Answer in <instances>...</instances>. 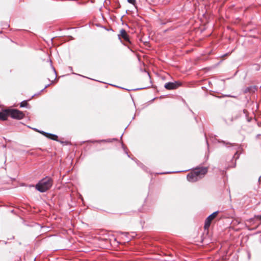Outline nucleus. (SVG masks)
I'll return each mask as SVG.
<instances>
[{
    "mask_svg": "<svg viewBox=\"0 0 261 261\" xmlns=\"http://www.w3.org/2000/svg\"><path fill=\"white\" fill-rule=\"evenodd\" d=\"M53 180L50 177H46L40 180L35 186L36 189L40 192H45L53 185Z\"/></svg>",
    "mask_w": 261,
    "mask_h": 261,
    "instance_id": "1",
    "label": "nucleus"
},
{
    "mask_svg": "<svg viewBox=\"0 0 261 261\" xmlns=\"http://www.w3.org/2000/svg\"><path fill=\"white\" fill-rule=\"evenodd\" d=\"M9 115L14 119H21L24 116L23 113L17 109L8 110Z\"/></svg>",
    "mask_w": 261,
    "mask_h": 261,
    "instance_id": "2",
    "label": "nucleus"
},
{
    "mask_svg": "<svg viewBox=\"0 0 261 261\" xmlns=\"http://www.w3.org/2000/svg\"><path fill=\"white\" fill-rule=\"evenodd\" d=\"M207 168L201 167L195 168L193 172L196 174V177L200 179L204 177L207 172Z\"/></svg>",
    "mask_w": 261,
    "mask_h": 261,
    "instance_id": "3",
    "label": "nucleus"
},
{
    "mask_svg": "<svg viewBox=\"0 0 261 261\" xmlns=\"http://www.w3.org/2000/svg\"><path fill=\"white\" fill-rule=\"evenodd\" d=\"M218 211L215 212L213 213V214H212L211 215H210L206 219L205 221L204 226L205 229H208L209 228V227L210 226L211 222L212 221V220L213 219H214L216 217V216L218 215Z\"/></svg>",
    "mask_w": 261,
    "mask_h": 261,
    "instance_id": "4",
    "label": "nucleus"
},
{
    "mask_svg": "<svg viewBox=\"0 0 261 261\" xmlns=\"http://www.w3.org/2000/svg\"><path fill=\"white\" fill-rule=\"evenodd\" d=\"M180 84L177 82H168L165 84V88L168 90H172L177 88L179 86Z\"/></svg>",
    "mask_w": 261,
    "mask_h": 261,
    "instance_id": "5",
    "label": "nucleus"
},
{
    "mask_svg": "<svg viewBox=\"0 0 261 261\" xmlns=\"http://www.w3.org/2000/svg\"><path fill=\"white\" fill-rule=\"evenodd\" d=\"M187 178L190 182H195L199 180L193 172L189 173L187 176Z\"/></svg>",
    "mask_w": 261,
    "mask_h": 261,
    "instance_id": "6",
    "label": "nucleus"
},
{
    "mask_svg": "<svg viewBox=\"0 0 261 261\" xmlns=\"http://www.w3.org/2000/svg\"><path fill=\"white\" fill-rule=\"evenodd\" d=\"M119 36L121 37L125 41L130 42L128 36L125 30L122 29Z\"/></svg>",
    "mask_w": 261,
    "mask_h": 261,
    "instance_id": "7",
    "label": "nucleus"
},
{
    "mask_svg": "<svg viewBox=\"0 0 261 261\" xmlns=\"http://www.w3.org/2000/svg\"><path fill=\"white\" fill-rule=\"evenodd\" d=\"M9 115L8 110L0 112V120H6Z\"/></svg>",
    "mask_w": 261,
    "mask_h": 261,
    "instance_id": "8",
    "label": "nucleus"
},
{
    "mask_svg": "<svg viewBox=\"0 0 261 261\" xmlns=\"http://www.w3.org/2000/svg\"><path fill=\"white\" fill-rule=\"evenodd\" d=\"M47 135V137L53 140H57L58 136L56 135L51 134H46Z\"/></svg>",
    "mask_w": 261,
    "mask_h": 261,
    "instance_id": "9",
    "label": "nucleus"
},
{
    "mask_svg": "<svg viewBox=\"0 0 261 261\" xmlns=\"http://www.w3.org/2000/svg\"><path fill=\"white\" fill-rule=\"evenodd\" d=\"M20 107L21 108H23V107H26L27 108L28 106V102L27 100H23L22 101L20 104Z\"/></svg>",
    "mask_w": 261,
    "mask_h": 261,
    "instance_id": "10",
    "label": "nucleus"
},
{
    "mask_svg": "<svg viewBox=\"0 0 261 261\" xmlns=\"http://www.w3.org/2000/svg\"><path fill=\"white\" fill-rule=\"evenodd\" d=\"M127 2L129 3L133 4L134 6L135 5L136 3V0H127Z\"/></svg>",
    "mask_w": 261,
    "mask_h": 261,
    "instance_id": "11",
    "label": "nucleus"
},
{
    "mask_svg": "<svg viewBox=\"0 0 261 261\" xmlns=\"http://www.w3.org/2000/svg\"><path fill=\"white\" fill-rule=\"evenodd\" d=\"M219 142H220V143H223L224 144H231L229 142H225V141H218Z\"/></svg>",
    "mask_w": 261,
    "mask_h": 261,
    "instance_id": "12",
    "label": "nucleus"
},
{
    "mask_svg": "<svg viewBox=\"0 0 261 261\" xmlns=\"http://www.w3.org/2000/svg\"><path fill=\"white\" fill-rule=\"evenodd\" d=\"M255 218L261 221V215H255Z\"/></svg>",
    "mask_w": 261,
    "mask_h": 261,
    "instance_id": "13",
    "label": "nucleus"
},
{
    "mask_svg": "<svg viewBox=\"0 0 261 261\" xmlns=\"http://www.w3.org/2000/svg\"><path fill=\"white\" fill-rule=\"evenodd\" d=\"M40 133L47 137V135L46 134H48L47 133L44 132L43 131L40 132Z\"/></svg>",
    "mask_w": 261,
    "mask_h": 261,
    "instance_id": "14",
    "label": "nucleus"
},
{
    "mask_svg": "<svg viewBox=\"0 0 261 261\" xmlns=\"http://www.w3.org/2000/svg\"><path fill=\"white\" fill-rule=\"evenodd\" d=\"M237 152L236 153V154H234V155L233 156V158H236V159H238L239 158V155H237Z\"/></svg>",
    "mask_w": 261,
    "mask_h": 261,
    "instance_id": "15",
    "label": "nucleus"
},
{
    "mask_svg": "<svg viewBox=\"0 0 261 261\" xmlns=\"http://www.w3.org/2000/svg\"><path fill=\"white\" fill-rule=\"evenodd\" d=\"M122 233L124 235H125L126 237L127 236V235L128 234V233L127 232H122Z\"/></svg>",
    "mask_w": 261,
    "mask_h": 261,
    "instance_id": "16",
    "label": "nucleus"
},
{
    "mask_svg": "<svg viewBox=\"0 0 261 261\" xmlns=\"http://www.w3.org/2000/svg\"><path fill=\"white\" fill-rule=\"evenodd\" d=\"M243 112L244 114H245L246 115H247V110H243Z\"/></svg>",
    "mask_w": 261,
    "mask_h": 261,
    "instance_id": "17",
    "label": "nucleus"
},
{
    "mask_svg": "<svg viewBox=\"0 0 261 261\" xmlns=\"http://www.w3.org/2000/svg\"><path fill=\"white\" fill-rule=\"evenodd\" d=\"M249 92L250 91V90H249V88H248L246 90V92Z\"/></svg>",
    "mask_w": 261,
    "mask_h": 261,
    "instance_id": "18",
    "label": "nucleus"
}]
</instances>
